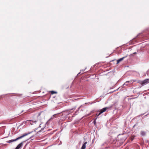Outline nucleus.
<instances>
[{"instance_id": "39448f33", "label": "nucleus", "mask_w": 149, "mask_h": 149, "mask_svg": "<svg viewBox=\"0 0 149 149\" xmlns=\"http://www.w3.org/2000/svg\"><path fill=\"white\" fill-rule=\"evenodd\" d=\"M127 55H126V56H124L122 58H121L120 59H119L118 60H117V63H118L120 62L123 60L124 58L127 57Z\"/></svg>"}, {"instance_id": "9b49d317", "label": "nucleus", "mask_w": 149, "mask_h": 149, "mask_svg": "<svg viewBox=\"0 0 149 149\" xmlns=\"http://www.w3.org/2000/svg\"><path fill=\"white\" fill-rule=\"evenodd\" d=\"M97 117H98L97 116V117L96 118H95V119L94 120V121H93V123H94V125H95L96 124V119H97Z\"/></svg>"}, {"instance_id": "f257e3e1", "label": "nucleus", "mask_w": 149, "mask_h": 149, "mask_svg": "<svg viewBox=\"0 0 149 149\" xmlns=\"http://www.w3.org/2000/svg\"><path fill=\"white\" fill-rule=\"evenodd\" d=\"M31 133V132H29L28 133L24 134L22 136L17 138H16L15 139H14V140L12 139V140H10L7 141V143H11V142H12L14 141H16L17 140H19V139L22 138L24 137L25 136H26L27 135L29 134H30Z\"/></svg>"}, {"instance_id": "f8f14e48", "label": "nucleus", "mask_w": 149, "mask_h": 149, "mask_svg": "<svg viewBox=\"0 0 149 149\" xmlns=\"http://www.w3.org/2000/svg\"><path fill=\"white\" fill-rule=\"evenodd\" d=\"M41 125V124H40V126H40V125Z\"/></svg>"}, {"instance_id": "7ed1b4c3", "label": "nucleus", "mask_w": 149, "mask_h": 149, "mask_svg": "<svg viewBox=\"0 0 149 149\" xmlns=\"http://www.w3.org/2000/svg\"><path fill=\"white\" fill-rule=\"evenodd\" d=\"M108 108V107H106L103 108V109H101L100 111V112L99 114L97 115V117H98L101 114L105 112L107 110V109Z\"/></svg>"}, {"instance_id": "6e6552de", "label": "nucleus", "mask_w": 149, "mask_h": 149, "mask_svg": "<svg viewBox=\"0 0 149 149\" xmlns=\"http://www.w3.org/2000/svg\"><path fill=\"white\" fill-rule=\"evenodd\" d=\"M141 134L142 135L144 136L146 135V133L144 131H141Z\"/></svg>"}, {"instance_id": "1a4fd4ad", "label": "nucleus", "mask_w": 149, "mask_h": 149, "mask_svg": "<svg viewBox=\"0 0 149 149\" xmlns=\"http://www.w3.org/2000/svg\"><path fill=\"white\" fill-rule=\"evenodd\" d=\"M36 123V121H32V120L30 121V123L31 125H33L34 123Z\"/></svg>"}, {"instance_id": "f03ea898", "label": "nucleus", "mask_w": 149, "mask_h": 149, "mask_svg": "<svg viewBox=\"0 0 149 149\" xmlns=\"http://www.w3.org/2000/svg\"><path fill=\"white\" fill-rule=\"evenodd\" d=\"M138 83L142 85H144L149 83V79H146L143 81H139Z\"/></svg>"}, {"instance_id": "9d476101", "label": "nucleus", "mask_w": 149, "mask_h": 149, "mask_svg": "<svg viewBox=\"0 0 149 149\" xmlns=\"http://www.w3.org/2000/svg\"><path fill=\"white\" fill-rule=\"evenodd\" d=\"M51 93L52 94H54L56 93H57V92H56L54 91H51Z\"/></svg>"}, {"instance_id": "20e7f679", "label": "nucleus", "mask_w": 149, "mask_h": 149, "mask_svg": "<svg viewBox=\"0 0 149 149\" xmlns=\"http://www.w3.org/2000/svg\"><path fill=\"white\" fill-rule=\"evenodd\" d=\"M23 142H22L21 143L19 144L16 148L15 149H19L21 148L23 145Z\"/></svg>"}, {"instance_id": "0eeeda50", "label": "nucleus", "mask_w": 149, "mask_h": 149, "mask_svg": "<svg viewBox=\"0 0 149 149\" xmlns=\"http://www.w3.org/2000/svg\"><path fill=\"white\" fill-rule=\"evenodd\" d=\"M87 143V142H85L83 144L81 147V149H85L86 148V145Z\"/></svg>"}, {"instance_id": "423d86ee", "label": "nucleus", "mask_w": 149, "mask_h": 149, "mask_svg": "<svg viewBox=\"0 0 149 149\" xmlns=\"http://www.w3.org/2000/svg\"><path fill=\"white\" fill-rule=\"evenodd\" d=\"M133 82L132 81H127L124 84V85H125L126 86H127L128 85L127 83H130V84H132Z\"/></svg>"}]
</instances>
